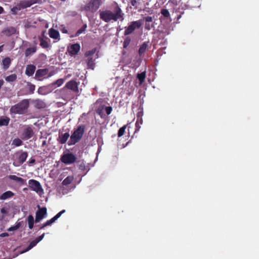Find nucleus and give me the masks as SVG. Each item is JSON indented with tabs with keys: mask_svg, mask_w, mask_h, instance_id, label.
I'll list each match as a JSON object with an SVG mask.
<instances>
[{
	"mask_svg": "<svg viewBox=\"0 0 259 259\" xmlns=\"http://www.w3.org/2000/svg\"><path fill=\"white\" fill-rule=\"evenodd\" d=\"M27 222L29 228L30 229H32L34 225V218L32 215H29L28 217Z\"/></svg>",
	"mask_w": 259,
	"mask_h": 259,
	"instance_id": "31",
	"label": "nucleus"
},
{
	"mask_svg": "<svg viewBox=\"0 0 259 259\" xmlns=\"http://www.w3.org/2000/svg\"><path fill=\"white\" fill-rule=\"evenodd\" d=\"M40 46L45 49L48 48L50 47V45L48 42L42 37H39Z\"/></svg>",
	"mask_w": 259,
	"mask_h": 259,
	"instance_id": "30",
	"label": "nucleus"
},
{
	"mask_svg": "<svg viewBox=\"0 0 259 259\" xmlns=\"http://www.w3.org/2000/svg\"><path fill=\"white\" fill-rule=\"evenodd\" d=\"M17 32L16 29L12 26L8 27L5 29L2 33L7 36H10L13 34H15Z\"/></svg>",
	"mask_w": 259,
	"mask_h": 259,
	"instance_id": "19",
	"label": "nucleus"
},
{
	"mask_svg": "<svg viewBox=\"0 0 259 259\" xmlns=\"http://www.w3.org/2000/svg\"><path fill=\"white\" fill-rule=\"evenodd\" d=\"M73 180L72 176H68L62 182V184L65 186L70 184Z\"/></svg>",
	"mask_w": 259,
	"mask_h": 259,
	"instance_id": "32",
	"label": "nucleus"
},
{
	"mask_svg": "<svg viewBox=\"0 0 259 259\" xmlns=\"http://www.w3.org/2000/svg\"><path fill=\"white\" fill-rule=\"evenodd\" d=\"M142 21L141 19L131 22L127 27H125L124 35L126 36L131 34L134 33L136 29H139L142 24Z\"/></svg>",
	"mask_w": 259,
	"mask_h": 259,
	"instance_id": "5",
	"label": "nucleus"
},
{
	"mask_svg": "<svg viewBox=\"0 0 259 259\" xmlns=\"http://www.w3.org/2000/svg\"><path fill=\"white\" fill-rule=\"evenodd\" d=\"M51 75H52L51 74H49V75L48 76V77H49L51 76Z\"/></svg>",
	"mask_w": 259,
	"mask_h": 259,
	"instance_id": "56",
	"label": "nucleus"
},
{
	"mask_svg": "<svg viewBox=\"0 0 259 259\" xmlns=\"http://www.w3.org/2000/svg\"><path fill=\"white\" fill-rule=\"evenodd\" d=\"M17 76L16 74H12L5 77V80L7 82H13L17 79Z\"/></svg>",
	"mask_w": 259,
	"mask_h": 259,
	"instance_id": "33",
	"label": "nucleus"
},
{
	"mask_svg": "<svg viewBox=\"0 0 259 259\" xmlns=\"http://www.w3.org/2000/svg\"><path fill=\"white\" fill-rule=\"evenodd\" d=\"M9 236V234L8 233H1L0 234V237H7Z\"/></svg>",
	"mask_w": 259,
	"mask_h": 259,
	"instance_id": "51",
	"label": "nucleus"
},
{
	"mask_svg": "<svg viewBox=\"0 0 259 259\" xmlns=\"http://www.w3.org/2000/svg\"><path fill=\"white\" fill-rule=\"evenodd\" d=\"M48 72V69H39L36 71L34 78L38 80H42Z\"/></svg>",
	"mask_w": 259,
	"mask_h": 259,
	"instance_id": "13",
	"label": "nucleus"
},
{
	"mask_svg": "<svg viewBox=\"0 0 259 259\" xmlns=\"http://www.w3.org/2000/svg\"><path fill=\"white\" fill-rule=\"evenodd\" d=\"M2 47V46L0 47V51H1V48Z\"/></svg>",
	"mask_w": 259,
	"mask_h": 259,
	"instance_id": "57",
	"label": "nucleus"
},
{
	"mask_svg": "<svg viewBox=\"0 0 259 259\" xmlns=\"http://www.w3.org/2000/svg\"><path fill=\"white\" fill-rule=\"evenodd\" d=\"M87 59L86 60V62L88 64L89 68L93 69L94 65H95L94 60L93 59V57H87Z\"/></svg>",
	"mask_w": 259,
	"mask_h": 259,
	"instance_id": "29",
	"label": "nucleus"
},
{
	"mask_svg": "<svg viewBox=\"0 0 259 259\" xmlns=\"http://www.w3.org/2000/svg\"><path fill=\"white\" fill-rule=\"evenodd\" d=\"M96 52V49L94 48L91 50L87 51L84 54V56L85 57H93V56L95 54Z\"/></svg>",
	"mask_w": 259,
	"mask_h": 259,
	"instance_id": "36",
	"label": "nucleus"
},
{
	"mask_svg": "<svg viewBox=\"0 0 259 259\" xmlns=\"http://www.w3.org/2000/svg\"><path fill=\"white\" fill-rule=\"evenodd\" d=\"M99 14L100 19L106 23L111 21L116 22L118 20L122 21L124 19V14L116 3H115L112 11L108 9L100 10Z\"/></svg>",
	"mask_w": 259,
	"mask_h": 259,
	"instance_id": "1",
	"label": "nucleus"
},
{
	"mask_svg": "<svg viewBox=\"0 0 259 259\" xmlns=\"http://www.w3.org/2000/svg\"><path fill=\"white\" fill-rule=\"evenodd\" d=\"M45 141L44 142L43 144H45Z\"/></svg>",
	"mask_w": 259,
	"mask_h": 259,
	"instance_id": "58",
	"label": "nucleus"
},
{
	"mask_svg": "<svg viewBox=\"0 0 259 259\" xmlns=\"http://www.w3.org/2000/svg\"><path fill=\"white\" fill-rule=\"evenodd\" d=\"M49 33L50 37L54 39H58L60 36L59 31L53 28H51L49 30Z\"/></svg>",
	"mask_w": 259,
	"mask_h": 259,
	"instance_id": "23",
	"label": "nucleus"
},
{
	"mask_svg": "<svg viewBox=\"0 0 259 259\" xmlns=\"http://www.w3.org/2000/svg\"><path fill=\"white\" fill-rule=\"evenodd\" d=\"M8 178L11 179V180H14L16 182H17V183H19L21 184H24L26 182V180L20 178V177H18L15 175H10Z\"/></svg>",
	"mask_w": 259,
	"mask_h": 259,
	"instance_id": "24",
	"label": "nucleus"
},
{
	"mask_svg": "<svg viewBox=\"0 0 259 259\" xmlns=\"http://www.w3.org/2000/svg\"><path fill=\"white\" fill-rule=\"evenodd\" d=\"M79 82H77L75 80L72 79L67 82L65 86V88L72 91L75 93H78Z\"/></svg>",
	"mask_w": 259,
	"mask_h": 259,
	"instance_id": "10",
	"label": "nucleus"
},
{
	"mask_svg": "<svg viewBox=\"0 0 259 259\" xmlns=\"http://www.w3.org/2000/svg\"><path fill=\"white\" fill-rule=\"evenodd\" d=\"M126 126H127V125H124V126H123L122 127H120L119 130H118V137H121V136H122L125 132V130L126 128Z\"/></svg>",
	"mask_w": 259,
	"mask_h": 259,
	"instance_id": "39",
	"label": "nucleus"
},
{
	"mask_svg": "<svg viewBox=\"0 0 259 259\" xmlns=\"http://www.w3.org/2000/svg\"><path fill=\"white\" fill-rule=\"evenodd\" d=\"M152 27V25H151L150 23H145V29L147 30H150Z\"/></svg>",
	"mask_w": 259,
	"mask_h": 259,
	"instance_id": "49",
	"label": "nucleus"
},
{
	"mask_svg": "<svg viewBox=\"0 0 259 259\" xmlns=\"http://www.w3.org/2000/svg\"><path fill=\"white\" fill-rule=\"evenodd\" d=\"M80 49V45L78 43L71 45L68 47V51L71 56H74L78 54Z\"/></svg>",
	"mask_w": 259,
	"mask_h": 259,
	"instance_id": "14",
	"label": "nucleus"
},
{
	"mask_svg": "<svg viewBox=\"0 0 259 259\" xmlns=\"http://www.w3.org/2000/svg\"><path fill=\"white\" fill-rule=\"evenodd\" d=\"M16 154L18 155V160L20 164H23L28 157V153L22 150L18 151Z\"/></svg>",
	"mask_w": 259,
	"mask_h": 259,
	"instance_id": "17",
	"label": "nucleus"
},
{
	"mask_svg": "<svg viewBox=\"0 0 259 259\" xmlns=\"http://www.w3.org/2000/svg\"><path fill=\"white\" fill-rule=\"evenodd\" d=\"M11 59L9 57H6L2 61L3 69L4 70H7L11 64Z\"/></svg>",
	"mask_w": 259,
	"mask_h": 259,
	"instance_id": "21",
	"label": "nucleus"
},
{
	"mask_svg": "<svg viewBox=\"0 0 259 259\" xmlns=\"http://www.w3.org/2000/svg\"><path fill=\"white\" fill-rule=\"evenodd\" d=\"M28 185L31 190L35 191L38 194H41L44 193V190L38 181L31 179L28 181Z\"/></svg>",
	"mask_w": 259,
	"mask_h": 259,
	"instance_id": "6",
	"label": "nucleus"
},
{
	"mask_svg": "<svg viewBox=\"0 0 259 259\" xmlns=\"http://www.w3.org/2000/svg\"><path fill=\"white\" fill-rule=\"evenodd\" d=\"M105 111L107 115H109L111 114L112 111V108L111 106L106 107Z\"/></svg>",
	"mask_w": 259,
	"mask_h": 259,
	"instance_id": "48",
	"label": "nucleus"
},
{
	"mask_svg": "<svg viewBox=\"0 0 259 259\" xmlns=\"http://www.w3.org/2000/svg\"><path fill=\"white\" fill-rule=\"evenodd\" d=\"M131 41V38L129 36H127L125 38L123 44V47L124 48H126L128 45H130V42Z\"/></svg>",
	"mask_w": 259,
	"mask_h": 259,
	"instance_id": "40",
	"label": "nucleus"
},
{
	"mask_svg": "<svg viewBox=\"0 0 259 259\" xmlns=\"http://www.w3.org/2000/svg\"><path fill=\"white\" fill-rule=\"evenodd\" d=\"M4 13H5V11H4V8L0 6V14H3Z\"/></svg>",
	"mask_w": 259,
	"mask_h": 259,
	"instance_id": "52",
	"label": "nucleus"
},
{
	"mask_svg": "<svg viewBox=\"0 0 259 259\" xmlns=\"http://www.w3.org/2000/svg\"><path fill=\"white\" fill-rule=\"evenodd\" d=\"M70 137V134L68 132L65 133H59V136L57 139V142L60 144H64L66 143Z\"/></svg>",
	"mask_w": 259,
	"mask_h": 259,
	"instance_id": "16",
	"label": "nucleus"
},
{
	"mask_svg": "<svg viewBox=\"0 0 259 259\" xmlns=\"http://www.w3.org/2000/svg\"><path fill=\"white\" fill-rule=\"evenodd\" d=\"M1 211V212L2 213H6V209L4 208H2Z\"/></svg>",
	"mask_w": 259,
	"mask_h": 259,
	"instance_id": "54",
	"label": "nucleus"
},
{
	"mask_svg": "<svg viewBox=\"0 0 259 259\" xmlns=\"http://www.w3.org/2000/svg\"><path fill=\"white\" fill-rule=\"evenodd\" d=\"M64 80L62 78H60L57 79L54 83L53 84H56L57 85V87L61 86L64 82Z\"/></svg>",
	"mask_w": 259,
	"mask_h": 259,
	"instance_id": "41",
	"label": "nucleus"
},
{
	"mask_svg": "<svg viewBox=\"0 0 259 259\" xmlns=\"http://www.w3.org/2000/svg\"><path fill=\"white\" fill-rule=\"evenodd\" d=\"M87 27V24L83 25V26L76 31L75 33V36H78L80 34L85 31Z\"/></svg>",
	"mask_w": 259,
	"mask_h": 259,
	"instance_id": "37",
	"label": "nucleus"
},
{
	"mask_svg": "<svg viewBox=\"0 0 259 259\" xmlns=\"http://www.w3.org/2000/svg\"><path fill=\"white\" fill-rule=\"evenodd\" d=\"M65 212V210H62L59 212H58L56 215H55L53 218H52L51 219L48 220L45 223L42 224V225L40 227L39 229H42L45 227L51 225L52 224H53L54 222H55L56 220H57L58 218H59L61 215Z\"/></svg>",
	"mask_w": 259,
	"mask_h": 259,
	"instance_id": "12",
	"label": "nucleus"
},
{
	"mask_svg": "<svg viewBox=\"0 0 259 259\" xmlns=\"http://www.w3.org/2000/svg\"><path fill=\"white\" fill-rule=\"evenodd\" d=\"M44 103L41 101L38 100L36 101V106L38 108H41L44 107Z\"/></svg>",
	"mask_w": 259,
	"mask_h": 259,
	"instance_id": "43",
	"label": "nucleus"
},
{
	"mask_svg": "<svg viewBox=\"0 0 259 259\" xmlns=\"http://www.w3.org/2000/svg\"><path fill=\"white\" fill-rule=\"evenodd\" d=\"M10 119L7 116H3L0 118V126H7L10 122Z\"/></svg>",
	"mask_w": 259,
	"mask_h": 259,
	"instance_id": "26",
	"label": "nucleus"
},
{
	"mask_svg": "<svg viewBox=\"0 0 259 259\" xmlns=\"http://www.w3.org/2000/svg\"><path fill=\"white\" fill-rule=\"evenodd\" d=\"M160 13L164 18L169 19L170 21H171L170 13L167 9L164 8L161 9L160 10Z\"/></svg>",
	"mask_w": 259,
	"mask_h": 259,
	"instance_id": "27",
	"label": "nucleus"
},
{
	"mask_svg": "<svg viewBox=\"0 0 259 259\" xmlns=\"http://www.w3.org/2000/svg\"><path fill=\"white\" fill-rule=\"evenodd\" d=\"M29 107V101L26 99L22 100L18 104L12 106L10 111L14 114H24Z\"/></svg>",
	"mask_w": 259,
	"mask_h": 259,
	"instance_id": "3",
	"label": "nucleus"
},
{
	"mask_svg": "<svg viewBox=\"0 0 259 259\" xmlns=\"http://www.w3.org/2000/svg\"><path fill=\"white\" fill-rule=\"evenodd\" d=\"M96 113L99 115H100V116L101 117V118H103L105 117V114L104 113V112H103V107H99L97 110H96Z\"/></svg>",
	"mask_w": 259,
	"mask_h": 259,
	"instance_id": "38",
	"label": "nucleus"
},
{
	"mask_svg": "<svg viewBox=\"0 0 259 259\" xmlns=\"http://www.w3.org/2000/svg\"><path fill=\"white\" fill-rule=\"evenodd\" d=\"M76 159L75 155L72 153H65L61 157V161L66 164H72L76 161Z\"/></svg>",
	"mask_w": 259,
	"mask_h": 259,
	"instance_id": "7",
	"label": "nucleus"
},
{
	"mask_svg": "<svg viewBox=\"0 0 259 259\" xmlns=\"http://www.w3.org/2000/svg\"><path fill=\"white\" fill-rule=\"evenodd\" d=\"M145 77V72H143L141 73H138L137 75V78L139 79L140 84L142 83L144 81Z\"/></svg>",
	"mask_w": 259,
	"mask_h": 259,
	"instance_id": "34",
	"label": "nucleus"
},
{
	"mask_svg": "<svg viewBox=\"0 0 259 259\" xmlns=\"http://www.w3.org/2000/svg\"><path fill=\"white\" fill-rule=\"evenodd\" d=\"M102 4V0H90L82 8L86 12H96Z\"/></svg>",
	"mask_w": 259,
	"mask_h": 259,
	"instance_id": "4",
	"label": "nucleus"
},
{
	"mask_svg": "<svg viewBox=\"0 0 259 259\" xmlns=\"http://www.w3.org/2000/svg\"><path fill=\"white\" fill-rule=\"evenodd\" d=\"M143 123V119L142 117V114L141 112H138L137 115V121L136 122V128L135 133L139 131L141 128V125Z\"/></svg>",
	"mask_w": 259,
	"mask_h": 259,
	"instance_id": "18",
	"label": "nucleus"
},
{
	"mask_svg": "<svg viewBox=\"0 0 259 259\" xmlns=\"http://www.w3.org/2000/svg\"><path fill=\"white\" fill-rule=\"evenodd\" d=\"M37 3H38V0H23L18 3V6L20 7L21 9H24Z\"/></svg>",
	"mask_w": 259,
	"mask_h": 259,
	"instance_id": "11",
	"label": "nucleus"
},
{
	"mask_svg": "<svg viewBox=\"0 0 259 259\" xmlns=\"http://www.w3.org/2000/svg\"><path fill=\"white\" fill-rule=\"evenodd\" d=\"M36 51V48L35 47H30L27 48L25 52V55L26 57L34 54Z\"/></svg>",
	"mask_w": 259,
	"mask_h": 259,
	"instance_id": "28",
	"label": "nucleus"
},
{
	"mask_svg": "<svg viewBox=\"0 0 259 259\" xmlns=\"http://www.w3.org/2000/svg\"><path fill=\"white\" fill-rule=\"evenodd\" d=\"M47 213V208L45 207H40L38 206V210L36 212L35 215V223H38L40 222L44 218H45L46 215Z\"/></svg>",
	"mask_w": 259,
	"mask_h": 259,
	"instance_id": "9",
	"label": "nucleus"
},
{
	"mask_svg": "<svg viewBox=\"0 0 259 259\" xmlns=\"http://www.w3.org/2000/svg\"><path fill=\"white\" fill-rule=\"evenodd\" d=\"M29 90L31 93H33L35 90V87L34 84L30 83L29 85Z\"/></svg>",
	"mask_w": 259,
	"mask_h": 259,
	"instance_id": "47",
	"label": "nucleus"
},
{
	"mask_svg": "<svg viewBox=\"0 0 259 259\" xmlns=\"http://www.w3.org/2000/svg\"><path fill=\"white\" fill-rule=\"evenodd\" d=\"M35 69L36 67L35 65L32 64L28 65L26 67L25 74L28 76H31L34 74Z\"/></svg>",
	"mask_w": 259,
	"mask_h": 259,
	"instance_id": "20",
	"label": "nucleus"
},
{
	"mask_svg": "<svg viewBox=\"0 0 259 259\" xmlns=\"http://www.w3.org/2000/svg\"><path fill=\"white\" fill-rule=\"evenodd\" d=\"M34 132L30 126H27L23 129L21 135V138L23 140H27L34 136Z\"/></svg>",
	"mask_w": 259,
	"mask_h": 259,
	"instance_id": "8",
	"label": "nucleus"
},
{
	"mask_svg": "<svg viewBox=\"0 0 259 259\" xmlns=\"http://www.w3.org/2000/svg\"><path fill=\"white\" fill-rule=\"evenodd\" d=\"M149 42H144L142 45L140 47L138 51L139 55L142 56L147 50L148 44Z\"/></svg>",
	"mask_w": 259,
	"mask_h": 259,
	"instance_id": "25",
	"label": "nucleus"
},
{
	"mask_svg": "<svg viewBox=\"0 0 259 259\" xmlns=\"http://www.w3.org/2000/svg\"><path fill=\"white\" fill-rule=\"evenodd\" d=\"M129 1L130 2L131 5L132 6L134 7L135 9H137L138 2H137L136 0H129Z\"/></svg>",
	"mask_w": 259,
	"mask_h": 259,
	"instance_id": "45",
	"label": "nucleus"
},
{
	"mask_svg": "<svg viewBox=\"0 0 259 259\" xmlns=\"http://www.w3.org/2000/svg\"><path fill=\"white\" fill-rule=\"evenodd\" d=\"M45 235V233H43L41 235L35 238L34 240L32 241L27 248L25 249L24 252L28 251L34 247L39 242H40L44 238Z\"/></svg>",
	"mask_w": 259,
	"mask_h": 259,
	"instance_id": "15",
	"label": "nucleus"
},
{
	"mask_svg": "<svg viewBox=\"0 0 259 259\" xmlns=\"http://www.w3.org/2000/svg\"><path fill=\"white\" fill-rule=\"evenodd\" d=\"M143 20L145 21L146 23H150L153 21V18L151 16H146L143 18Z\"/></svg>",
	"mask_w": 259,
	"mask_h": 259,
	"instance_id": "44",
	"label": "nucleus"
},
{
	"mask_svg": "<svg viewBox=\"0 0 259 259\" xmlns=\"http://www.w3.org/2000/svg\"><path fill=\"white\" fill-rule=\"evenodd\" d=\"M21 8L20 7L18 6V3L17 4V6L15 7H14L11 9V11L13 14H16L17 12L18 11L21 10Z\"/></svg>",
	"mask_w": 259,
	"mask_h": 259,
	"instance_id": "42",
	"label": "nucleus"
},
{
	"mask_svg": "<svg viewBox=\"0 0 259 259\" xmlns=\"http://www.w3.org/2000/svg\"><path fill=\"white\" fill-rule=\"evenodd\" d=\"M14 195L15 194L13 192L8 191L4 192L0 196V199L6 200L13 197Z\"/></svg>",
	"mask_w": 259,
	"mask_h": 259,
	"instance_id": "22",
	"label": "nucleus"
},
{
	"mask_svg": "<svg viewBox=\"0 0 259 259\" xmlns=\"http://www.w3.org/2000/svg\"><path fill=\"white\" fill-rule=\"evenodd\" d=\"M35 162V160L33 158L32 159H31L29 161V163L30 164H32V163H34V162Z\"/></svg>",
	"mask_w": 259,
	"mask_h": 259,
	"instance_id": "53",
	"label": "nucleus"
},
{
	"mask_svg": "<svg viewBox=\"0 0 259 259\" xmlns=\"http://www.w3.org/2000/svg\"><path fill=\"white\" fill-rule=\"evenodd\" d=\"M22 141L19 138H15L12 141V145L18 147L22 145Z\"/></svg>",
	"mask_w": 259,
	"mask_h": 259,
	"instance_id": "35",
	"label": "nucleus"
},
{
	"mask_svg": "<svg viewBox=\"0 0 259 259\" xmlns=\"http://www.w3.org/2000/svg\"><path fill=\"white\" fill-rule=\"evenodd\" d=\"M61 31L62 33H68V30L65 27H63L61 29Z\"/></svg>",
	"mask_w": 259,
	"mask_h": 259,
	"instance_id": "50",
	"label": "nucleus"
},
{
	"mask_svg": "<svg viewBox=\"0 0 259 259\" xmlns=\"http://www.w3.org/2000/svg\"><path fill=\"white\" fill-rule=\"evenodd\" d=\"M85 126L81 125L75 129L70 136L67 142L68 146H72L79 142L81 139L84 133Z\"/></svg>",
	"mask_w": 259,
	"mask_h": 259,
	"instance_id": "2",
	"label": "nucleus"
},
{
	"mask_svg": "<svg viewBox=\"0 0 259 259\" xmlns=\"http://www.w3.org/2000/svg\"><path fill=\"white\" fill-rule=\"evenodd\" d=\"M19 228V224H18L15 226L10 227L8 229V231H13L17 230Z\"/></svg>",
	"mask_w": 259,
	"mask_h": 259,
	"instance_id": "46",
	"label": "nucleus"
},
{
	"mask_svg": "<svg viewBox=\"0 0 259 259\" xmlns=\"http://www.w3.org/2000/svg\"><path fill=\"white\" fill-rule=\"evenodd\" d=\"M181 18V15H179L177 17V20H179Z\"/></svg>",
	"mask_w": 259,
	"mask_h": 259,
	"instance_id": "55",
	"label": "nucleus"
}]
</instances>
